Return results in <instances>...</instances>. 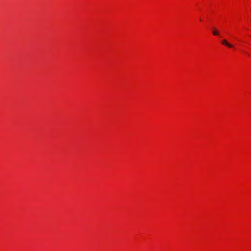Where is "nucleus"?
I'll use <instances>...</instances> for the list:
<instances>
[{
  "label": "nucleus",
  "mask_w": 251,
  "mask_h": 251,
  "mask_svg": "<svg viewBox=\"0 0 251 251\" xmlns=\"http://www.w3.org/2000/svg\"><path fill=\"white\" fill-rule=\"evenodd\" d=\"M212 33L214 35H219V32L218 31H217V30H214L213 31H212Z\"/></svg>",
  "instance_id": "2"
},
{
  "label": "nucleus",
  "mask_w": 251,
  "mask_h": 251,
  "mask_svg": "<svg viewBox=\"0 0 251 251\" xmlns=\"http://www.w3.org/2000/svg\"><path fill=\"white\" fill-rule=\"evenodd\" d=\"M221 43L223 45L226 46H227L228 48H233V46L232 45L230 44V43H229L226 39H224L222 41Z\"/></svg>",
  "instance_id": "1"
}]
</instances>
